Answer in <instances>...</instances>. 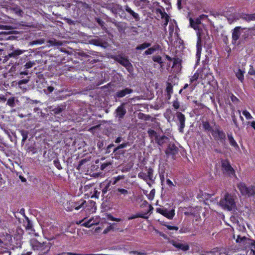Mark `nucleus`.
Instances as JSON below:
<instances>
[{
    "instance_id": "37",
    "label": "nucleus",
    "mask_w": 255,
    "mask_h": 255,
    "mask_svg": "<svg viewBox=\"0 0 255 255\" xmlns=\"http://www.w3.org/2000/svg\"><path fill=\"white\" fill-rule=\"evenodd\" d=\"M119 16L121 18L125 19H128V18L127 17V14L126 13V11L124 10V9L123 8V7L122 6L121 8L120 9V12L118 13Z\"/></svg>"
},
{
    "instance_id": "49",
    "label": "nucleus",
    "mask_w": 255,
    "mask_h": 255,
    "mask_svg": "<svg viewBox=\"0 0 255 255\" xmlns=\"http://www.w3.org/2000/svg\"><path fill=\"white\" fill-rule=\"evenodd\" d=\"M110 185H111V183L109 182L105 186V187L102 189V193L103 195L106 194L108 192V191H109L110 190Z\"/></svg>"
},
{
    "instance_id": "41",
    "label": "nucleus",
    "mask_w": 255,
    "mask_h": 255,
    "mask_svg": "<svg viewBox=\"0 0 255 255\" xmlns=\"http://www.w3.org/2000/svg\"><path fill=\"white\" fill-rule=\"evenodd\" d=\"M115 25L117 27L119 32H122L125 30L124 23L122 22H117L115 24Z\"/></svg>"
},
{
    "instance_id": "62",
    "label": "nucleus",
    "mask_w": 255,
    "mask_h": 255,
    "mask_svg": "<svg viewBox=\"0 0 255 255\" xmlns=\"http://www.w3.org/2000/svg\"><path fill=\"white\" fill-rule=\"evenodd\" d=\"M28 82V80L22 79V80H19L18 82V84L19 85H21L22 84H26Z\"/></svg>"
},
{
    "instance_id": "44",
    "label": "nucleus",
    "mask_w": 255,
    "mask_h": 255,
    "mask_svg": "<svg viewBox=\"0 0 255 255\" xmlns=\"http://www.w3.org/2000/svg\"><path fill=\"white\" fill-rule=\"evenodd\" d=\"M230 98L232 102L235 104H237L240 102V100L232 93L231 94Z\"/></svg>"
},
{
    "instance_id": "8",
    "label": "nucleus",
    "mask_w": 255,
    "mask_h": 255,
    "mask_svg": "<svg viewBox=\"0 0 255 255\" xmlns=\"http://www.w3.org/2000/svg\"><path fill=\"white\" fill-rule=\"evenodd\" d=\"M201 15L200 17H198L196 18L195 20L192 19V18H190L189 21H190V25L191 27L194 28L195 30H197V32L199 30H202L203 31L204 34H203V38L205 37V34H207L208 35V31L205 29H203L202 28H199V25L201 23V18L203 16Z\"/></svg>"
},
{
    "instance_id": "5",
    "label": "nucleus",
    "mask_w": 255,
    "mask_h": 255,
    "mask_svg": "<svg viewBox=\"0 0 255 255\" xmlns=\"http://www.w3.org/2000/svg\"><path fill=\"white\" fill-rule=\"evenodd\" d=\"M221 165L224 173L227 174L230 177L236 176L235 171L228 159L222 160Z\"/></svg>"
},
{
    "instance_id": "13",
    "label": "nucleus",
    "mask_w": 255,
    "mask_h": 255,
    "mask_svg": "<svg viewBox=\"0 0 255 255\" xmlns=\"http://www.w3.org/2000/svg\"><path fill=\"white\" fill-rule=\"evenodd\" d=\"M133 93V90L129 88H125L122 90H118L115 94L114 97L116 99L123 98Z\"/></svg>"
},
{
    "instance_id": "40",
    "label": "nucleus",
    "mask_w": 255,
    "mask_h": 255,
    "mask_svg": "<svg viewBox=\"0 0 255 255\" xmlns=\"http://www.w3.org/2000/svg\"><path fill=\"white\" fill-rule=\"evenodd\" d=\"M6 104L10 107H14L15 106V98L14 97L9 98L7 101Z\"/></svg>"
},
{
    "instance_id": "12",
    "label": "nucleus",
    "mask_w": 255,
    "mask_h": 255,
    "mask_svg": "<svg viewBox=\"0 0 255 255\" xmlns=\"http://www.w3.org/2000/svg\"><path fill=\"white\" fill-rule=\"evenodd\" d=\"M125 11L127 13L128 20H130L131 19H134L135 21H138L140 20V17L138 14L135 12L133 10L131 9L128 5L125 6Z\"/></svg>"
},
{
    "instance_id": "2",
    "label": "nucleus",
    "mask_w": 255,
    "mask_h": 255,
    "mask_svg": "<svg viewBox=\"0 0 255 255\" xmlns=\"http://www.w3.org/2000/svg\"><path fill=\"white\" fill-rule=\"evenodd\" d=\"M237 187L243 196L251 197L255 194V188L253 186L248 187L245 183L240 182Z\"/></svg>"
},
{
    "instance_id": "51",
    "label": "nucleus",
    "mask_w": 255,
    "mask_h": 255,
    "mask_svg": "<svg viewBox=\"0 0 255 255\" xmlns=\"http://www.w3.org/2000/svg\"><path fill=\"white\" fill-rule=\"evenodd\" d=\"M13 10L15 14H16L17 15H21L22 13V10L18 7H16L13 8Z\"/></svg>"
},
{
    "instance_id": "10",
    "label": "nucleus",
    "mask_w": 255,
    "mask_h": 255,
    "mask_svg": "<svg viewBox=\"0 0 255 255\" xmlns=\"http://www.w3.org/2000/svg\"><path fill=\"white\" fill-rule=\"evenodd\" d=\"M177 121L179 122L178 130L180 132H183V129L185 126L186 118L185 115L180 112H177L175 114Z\"/></svg>"
},
{
    "instance_id": "45",
    "label": "nucleus",
    "mask_w": 255,
    "mask_h": 255,
    "mask_svg": "<svg viewBox=\"0 0 255 255\" xmlns=\"http://www.w3.org/2000/svg\"><path fill=\"white\" fill-rule=\"evenodd\" d=\"M53 163L55 166L58 169V170H61L62 169V167L61 165L60 162L58 159H56L54 160Z\"/></svg>"
},
{
    "instance_id": "16",
    "label": "nucleus",
    "mask_w": 255,
    "mask_h": 255,
    "mask_svg": "<svg viewBox=\"0 0 255 255\" xmlns=\"http://www.w3.org/2000/svg\"><path fill=\"white\" fill-rule=\"evenodd\" d=\"M157 5H158V7L155 8L154 12L158 16H159L160 15V17L161 19H164L168 14L165 12L164 7L160 5L158 2H157Z\"/></svg>"
},
{
    "instance_id": "63",
    "label": "nucleus",
    "mask_w": 255,
    "mask_h": 255,
    "mask_svg": "<svg viewBox=\"0 0 255 255\" xmlns=\"http://www.w3.org/2000/svg\"><path fill=\"white\" fill-rule=\"evenodd\" d=\"M154 189H152L151 191H150V193L149 194V196L148 197V199H150V200H152L153 198V196H154Z\"/></svg>"
},
{
    "instance_id": "61",
    "label": "nucleus",
    "mask_w": 255,
    "mask_h": 255,
    "mask_svg": "<svg viewBox=\"0 0 255 255\" xmlns=\"http://www.w3.org/2000/svg\"><path fill=\"white\" fill-rule=\"evenodd\" d=\"M166 184L170 188L174 186L173 182L169 179H167Z\"/></svg>"
},
{
    "instance_id": "7",
    "label": "nucleus",
    "mask_w": 255,
    "mask_h": 255,
    "mask_svg": "<svg viewBox=\"0 0 255 255\" xmlns=\"http://www.w3.org/2000/svg\"><path fill=\"white\" fill-rule=\"evenodd\" d=\"M179 149L174 143L170 142L167 146L165 153L167 157H171L173 159H175L176 155L178 153Z\"/></svg>"
},
{
    "instance_id": "1",
    "label": "nucleus",
    "mask_w": 255,
    "mask_h": 255,
    "mask_svg": "<svg viewBox=\"0 0 255 255\" xmlns=\"http://www.w3.org/2000/svg\"><path fill=\"white\" fill-rule=\"evenodd\" d=\"M220 205L224 209L231 211L235 206V202L233 197L229 193H226L224 198L220 200Z\"/></svg>"
},
{
    "instance_id": "48",
    "label": "nucleus",
    "mask_w": 255,
    "mask_h": 255,
    "mask_svg": "<svg viewBox=\"0 0 255 255\" xmlns=\"http://www.w3.org/2000/svg\"><path fill=\"white\" fill-rule=\"evenodd\" d=\"M172 60H173V67H176L177 65H181V60L178 58H174Z\"/></svg>"
},
{
    "instance_id": "15",
    "label": "nucleus",
    "mask_w": 255,
    "mask_h": 255,
    "mask_svg": "<svg viewBox=\"0 0 255 255\" xmlns=\"http://www.w3.org/2000/svg\"><path fill=\"white\" fill-rule=\"evenodd\" d=\"M125 104L123 103L116 110V117L120 119H123L126 115L127 111L125 108Z\"/></svg>"
},
{
    "instance_id": "28",
    "label": "nucleus",
    "mask_w": 255,
    "mask_h": 255,
    "mask_svg": "<svg viewBox=\"0 0 255 255\" xmlns=\"http://www.w3.org/2000/svg\"><path fill=\"white\" fill-rule=\"evenodd\" d=\"M166 92H167L168 99H170L171 95L173 92V86L170 83L168 82L166 88Z\"/></svg>"
},
{
    "instance_id": "38",
    "label": "nucleus",
    "mask_w": 255,
    "mask_h": 255,
    "mask_svg": "<svg viewBox=\"0 0 255 255\" xmlns=\"http://www.w3.org/2000/svg\"><path fill=\"white\" fill-rule=\"evenodd\" d=\"M137 218H141L143 219H146L147 217H146L144 214H136L135 215H133L131 216H130L128 218V220H132Z\"/></svg>"
},
{
    "instance_id": "21",
    "label": "nucleus",
    "mask_w": 255,
    "mask_h": 255,
    "mask_svg": "<svg viewBox=\"0 0 255 255\" xmlns=\"http://www.w3.org/2000/svg\"><path fill=\"white\" fill-rule=\"evenodd\" d=\"M31 245L33 250H42L44 246V243H41L34 240L31 242Z\"/></svg>"
},
{
    "instance_id": "54",
    "label": "nucleus",
    "mask_w": 255,
    "mask_h": 255,
    "mask_svg": "<svg viewBox=\"0 0 255 255\" xmlns=\"http://www.w3.org/2000/svg\"><path fill=\"white\" fill-rule=\"evenodd\" d=\"M111 165V162H104L101 165V169L102 170H104L105 169H106V168Z\"/></svg>"
},
{
    "instance_id": "22",
    "label": "nucleus",
    "mask_w": 255,
    "mask_h": 255,
    "mask_svg": "<svg viewBox=\"0 0 255 255\" xmlns=\"http://www.w3.org/2000/svg\"><path fill=\"white\" fill-rule=\"evenodd\" d=\"M146 177H147L146 183L149 185V186H150L151 184L149 182H148V180H149L150 181H151L152 183H153L154 181V178H153V169L152 168L149 167L147 169Z\"/></svg>"
},
{
    "instance_id": "42",
    "label": "nucleus",
    "mask_w": 255,
    "mask_h": 255,
    "mask_svg": "<svg viewBox=\"0 0 255 255\" xmlns=\"http://www.w3.org/2000/svg\"><path fill=\"white\" fill-rule=\"evenodd\" d=\"M115 223H113L111 224L110 226L107 227L103 231V234H107L108 232H109L111 230H114V226L115 225Z\"/></svg>"
},
{
    "instance_id": "47",
    "label": "nucleus",
    "mask_w": 255,
    "mask_h": 255,
    "mask_svg": "<svg viewBox=\"0 0 255 255\" xmlns=\"http://www.w3.org/2000/svg\"><path fill=\"white\" fill-rule=\"evenodd\" d=\"M138 177L140 179L143 180L145 182H147L146 174L145 173H144L143 172H140L138 174Z\"/></svg>"
},
{
    "instance_id": "32",
    "label": "nucleus",
    "mask_w": 255,
    "mask_h": 255,
    "mask_svg": "<svg viewBox=\"0 0 255 255\" xmlns=\"http://www.w3.org/2000/svg\"><path fill=\"white\" fill-rule=\"evenodd\" d=\"M128 145H129V142L127 141L123 142L115 147L114 149L113 152H116L120 149L126 148Z\"/></svg>"
},
{
    "instance_id": "23",
    "label": "nucleus",
    "mask_w": 255,
    "mask_h": 255,
    "mask_svg": "<svg viewBox=\"0 0 255 255\" xmlns=\"http://www.w3.org/2000/svg\"><path fill=\"white\" fill-rule=\"evenodd\" d=\"M245 73V70L240 68H239L237 71L235 73L236 76L241 83L244 82Z\"/></svg>"
},
{
    "instance_id": "6",
    "label": "nucleus",
    "mask_w": 255,
    "mask_h": 255,
    "mask_svg": "<svg viewBox=\"0 0 255 255\" xmlns=\"http://www.w3.org/2000/svg\"><path fill=\"white\" fill-rule=\"evenodd\" d=\"M203 31L199 30L197 32V41L196 43V56L198 60H200L201 54L202 50L203 43L202 39L203 38Z\"/></svg>"
},
{
    "instance_id": "39",
    "label": "nucleus",
    "mask_w": 255,
    "mask_h": 255,
    "mask_svg": "<svg viewBox=\"0 0 255 255\" xmlns=\"http://www.w3.org/2000/svg\"><path fill=\"white\" fill-rule=\"evenodd\" d=\"M154 62H157L159 64H162L163 61L162 57L159 55L153 56L152 58Z\"/></svg>"
},
{
    "instance_id": "53",
    "label": "nucleus",
    "mask_w": 255,
    "mask_h": 255,
    "mask_svg": "<svg viewBox=\"0 0 255 255\" xmlns=\"http://www.w3.org/2000/svg\"><path fill=\"white\" fill-rule=\"evenodd\" d=\"M172 106L176 110L178 109L179 108L180 103L178 102L177 99L173 101Z\"/></svg>"
},
{
    "instance_id": "17",
    "label": "nucleus",
    "mask_w": 255,
    "mask_h": 255,
    "mask_svg": "<svg viewBox=\"0 0 255 255\" xmlns=\"http://www.w3.org/2000/svg\"><path fill=\"white\" fill-rule=\"evenodd\" d=\"M241 27L237 26L233 30L232 34L233 43H236L237 41L239 39L241 35Z\"/></svg>"
},
{
    "instance_id": "3",
    "label": "nucleus",
    "mask_w": 255,
    "mask_h": 255,
    "mask_svg": "<svg viewBox=\"0 0 255 255\" xmlns=\"http://www.w3.org/2000/svg\"><path fill=\"white\" fill-rule=\"evenodd\" d=\"M113 58L116 61L126 67L129 72L133 71V66L128 58L123 57L121 55H118L114 56Z\"/></svg>"
},
{
    "instance_id": "35",
    "label": "nucleus",
    "mask_w": 255,
    "mask_h": 255,
    "mask_svg": "<svg viewBox=\"0 0 255 255\" xmlns=\"http://www.w3.org/2000/svg\"><path fill=\"white\" fill-rule=\"evenodd\" d=\"M124 176L123 175H118L116 177H114L112 178V180L110 181L111 183H112L113 185H115L120 180L123 179Z\"/></svg>"
},
{
    "instance_id": "64",
    "label": "nucleus",
    "mask_w": 255,
    "mask_h": 255,
    "mask_svg": "<svg viewBox=\"0 0 255 255\" xmlns=\"http://www.w3.org/2000/svg\"><path fill=\"white\" fill-rule=\"evenodd\" d=\"M97 22L98 23V24L101 26V27H103L104 26V24H105V22L104 21H103L102 20H101V19L100 18H98L97 19Z\"/></svg>"
},
{
    "instance_id": "52",
    "label": "nucleus",
    "mask_w": 255,
    "mask_h": 255,
    "mask_svg": "<svg viewBox=\"0 0 255 255\" xmlns=\"http://www.w3.org/2000/svg\"><path fill=\"white\" fill-rule=\"evenodd\" d=\"M34 64L35 63L34 62L29 61L25 63L24 66L26 69H29L31 68Z\"/></svg>"
},
{
    "instance_id": "11",
    "label": "nucleus",
    "mask_w": 255,
    "mask_h": 255,
    "mask_svg": "<svg viewBox=\"0 0 255 255\" xmlns=\"http://www.w3.org/2000/svg\"><path fill=\"white\" fill-rule=\"evenodd\" d=\"M86 203V201L84 199H80L77 202L69 203L71 205L70 207H67L66 210L67 211H72L73 209L78 210L82 207H84V205Z\"/></svg>"
},
{
    "instance_id": "36",
    "label": "nucleus",
    "mask_w": 255,
    "mask_h": 255,
    "mask_svg": "<svg viewBox=\"0 0 255 255\" xmlns=\"http://www.w3.org/2000/svg\"><path fill=\"white\" fill-rule=\"evenodd\" d=\"M116 191L119 193H117V195L118 196L121 195H124V196H126L129 193L127 189L123 188H118Z\"/></svg>"
},
{
    "instance_id": "20",
    "label": "nucleus",
    "mask_w": 255,
    "mask_h": 255,
    "mask_svg": "<svg viewBox=\"0 0 255 255\" xmlns=\"http://www.w3.org/2000/svg\"><path fill=\"white\" fill-rule=\"evenodd\" d=\"M169 140V138L168 137L165 135H158V137L155 139V142L159 145L160 146H162L164 144L167 143Z\"/></svg>"
},
{
    "instance_id": "55",
    "label": "nucleus",
    "mask_w": 255,
    "mask_h": 255,
    "mask_svg": "<svg viewBox=\"0 0 255 255\" xmlns=\"http://www.w3.org/2000/svg\"><path fill=\"white\" fill-rule=\"evenodd\" d=\"M154 52L153 49L151 47L148 48L147 50H146L144 52V55H151Z\"/></svg>"
},
{
    "instance_id": "24",
    "label": "nucleus",
    "mask_w": 255,
    "mask_h": 255,
    "mask_svg": "<svg viewBox=\"0 0 255 255\" xmlns=\"http://www.w3.org/2000/svg\"><path fill=\"white\" fill-rule=\"evenodd\" d=\"M228 138L230 143V144L235 147V148H239V146L236 141V140L234 139V138L233 136V134L232 133L228 134Z\"/></svg>"
},
{
    "instance_id": "43",
    "label": "nucleus",
    "mask_w": 255,
    "mask_h": 255,
    "mask_svg": "<svg viewBox=\"0 0 255 255\" xmlns=\"http://www.w3.org/2000/svg\"><path fill=\"white\" fill-rule=\"evenodd\" d=\"M243 114L247 120H251L253 118L250 112L246 110L243 111Z\"/></svg>"
},
{
    "instance_id": "19",
    "label": "nucleus",
    "mask_w": 255,
    "mask_h": 255,
    "mask_svg": "<svg viewBox=\"0 0 255 255\" xmlns=\"http://www.w3.org/2000/svg\"><path fill=\"white\" fill-rule=\"evenodd\" d=\"M173 246L179 250L187 251L189 250V246L186 244H183L181 242H174Z\"/></svg>"
},
{
    "instance_id": "18",
    "label": "nucleus",
    "mask_w": 255,
    "mask_h": 255,
    "mask_svg": "<svg viewBox=\"0 0 255 255\" xmlns=\"http://www.w3.org/2000/svg\"><path fill=\"white\" fill-rule=\"evenodd\" d=\"M240 18L247 22L255 20V12L252 14L241 13L240 14Z\"/></svg>"
},
{
    "instance_id": "57",
    "label": "nucleus",
    "mask_w": 255,
    "mask_h": 255,
    "mask_svg": "<svg viewBox=\"0 0 255 255\" xmlns=\"http://www.w3.org/2000/svg\"><path fill=\"white\" fill-rule=\"evenodd\" d=\"M231 116H232V118L233 122L234 124L237 127L238 126V124L237 120L236 118L235 113H232Z\"/></svg>"
},
{
    "instance_id": "59",
    "label": "nucleus",
    "mask_w": 255,
    "mask_h": 255,
    "mask_svg": "<svg viewBox=\"0 0 255 255\" xmlns=\"http://www.w3.org/2000/svg\"><path fill=\"white\" fill-rule=\"evenodd\" d=\"M27 224L26 225V228L27 229H30L32 227V224L31 221L29 220L28 218H26Z\"/></svg>"
},
{
    "instance_id": "25",
    "label": "nucleus",
    "mask_w": 255,
    "mask_h": 255,
    "mask_svg": "<svg viewBox=\"0 0 255 255\" xmlns=\"http://www.w3.org/2000/svg\"><path fill=\"white\" fill-rule=\"evenodd\" d=\"M201 72L198 69L196 70L194 75L190 79V83L191 84L194 82L197 81L198 79L200 78H202V76L200 75Z\"/></svg>"
},
{
    "instance_id": "58",
    "label": "nucleus",
    "mask_w": 255,
    "mask_h": 255,
    "mask_svg": "<svg viewBox=\"0 0 255 255\" xmlns=\"http://www.w3.org/2000/svg\"><path fill=\"white\" fill-rule=\"evenodd\" d=\"M165 226H166L167 227V228L168 229V230H178V228L177 227H176V226H171V225H164Z\"/></svg>"
},
{
    "instance_id": "29",
    "label": "nucleus",
    "mask_w": 255,
    "mask_h": 255,
    "mask_svg": "<svg viewBox=\"0 0 255 255\" xmlns=\"http://www.w3.org/2000/svg\"><path fill=\"white\" fill-rule=\"evenodd\" d=\"M151 46V43L149 42H144L141 44L138 45L135 48V50H144L147 48Z\"/></svg>"
},
{
    "instance_id": "56",
    "label": "nucleus",
    "mask_w": 255,
    "mask_h": 255,
    "mask_svg": "<svg viewBox=\"0 0 255 255\" xmlns=\"http://www.w3.org/2000/svg\"><path fill=\"white\" fill-rule=\"evenodd\" d=\"M91 220H89L87 222H84L82 224V225L84 227H87V228H90L92 225V224L91 223Z\"/></svg>"
},
{
    "instance_id": "50",
    "label": "nucleus",
    "mask_w": 255,
    "mask_h": 255,
    "mask_svg": "<svg viewBox=\"0 0 255 255\" xmlns=\"http://www.w3.org/2000/svg\"><path fill=\"white\" fill-rule=\"evenodd\" d=\"M130 254H133V255H147V253L143 251V252H138L136 251H133L130 252Z\"/></svg>"
},
{
    "instance_id": "30",
    "label": "nucleus",
    "mask_w": 255,
    "mask_h": 255,
    "mask_svg": "<svg viewBox=\"0 0 255 255\" xmlns=\"http://www.w3.org/2000/svg\"><path fill=\"white\" fill-rule=\"evenodd\" d=\"M22 138L21 140V143L23 144L28 137V131L24 129H21L19 130Z\"/></svg>"
},
{
    "instance_id": "4",
    "label": "nucleus",
    "mask_w": 255,
    "mask_h": 255,
    "mask_svg": "<svg viewBox=\"0 0 255 255\" xmlns=\"http://www.w3.org/2000/svg\"><path fill=\"white\" fill-rule=\"evenodd\" d=\"M212 135L215 140L219 141L224 145L226 144V135L223 130L219 128H216L215 130H213Z\"/></svg>"
},
{
    "instance_id": "34",
    "label": "nucleus",
    "mask_w": 255,
    "mask_h": 255,
    "mask_svg": "<svg viewBox=\"0 0 255 255\" xmlns=\"http://www.w3.org/2000/svg\"><path fill=\"white\" fill-rule=\"evenodd\" d=\"M122 6L120 4H116L114 5L111 8V11L115 14H118L120 12V9Z\"/></svg>"
},
{
    "instance_id": "60",
    "label": "nucleus",
    "mask_w": 255,
    "mask_h": 255,
    "mask_svg": "<svg viewBox=\"0 0 255 255\" xmlns=\"http://www.w3.org/2000/svg\"><path fill=\"white\" fill-rule=\"evenodd\" d=\"M152 48L153 49L154 51H158V50H161V46L158 44H154L152 47Z\"/></svg>"
},
{
    "instance_id": "14",
    "label": "nucleus",
    "mask_w": 255,
    "mask_h": 255,
    "mask_svg": "<svg viewBox=\"0 0 255 255\" xmlns=\"http://www.w3.org/2000/svg\"><path fill=\"white\" fill-rule=\"evenodd\" d=\"M25 50L19 49H15L4 56V60L7 61L10 58L17 59L18 57L23 54Z\"/></svg>"
},
{
    "instance_id": "9",
    "label": "nucleus",
    "mask_w": 255,
    "mask_h": 255,
    "mask_svg": "<svg viewBox=\"0 0 255 255\" xmlns=\"http://www.w3.org/2000/svg\"><path fill=\"white\" fill-rule=\"evenodd\" d=\"M156 211L157 213L160 214L161 215L166 217L168 219H172L175 215L174 210L172 209L168 211L167 208H156Z\"/></svg>"
},
{
    "instance_id": "26",
    "label": "nucleus",
    "mask_w": 255,
    "mask_h": 255,
    "mask_svg": "<svg viewBox=\"0 0 255 255\" xmlns=\"http://www.w3.org/2000/svg\"><path fill=\"white\" fill-rule=\"evenodd\" d=\"M202 127L205 131H211L212 133L213 130H215L208 121H202Z\"/></svg>"
},
{
    "instance_id": "46",
    "label": "nucleus",
    "mask_w": 255,
    "mask_h": 255,
    "mask_svg": "<svg viewBox=\"0 0 255 255\" xmlns=\"http://www.w3.org/2000/svg\"><path fill=\"white\" fill-rule=\"evenodd\" d=\"M92 41L93 44L96 46H103L102 40L99 39H93Z\"/></svg>"
},
{
    "instance_id": "33",
    "label": "nucleus",
    "mask_w": 255,
    "mask_h": 255,
    "mask_svg": "<svg viewBox=\"0 0 255 255\" xmlns=\"http://www.w3.org/2000/svg\"><path fill=\"white\" fill-rule=\"evenodd\" d=\"M147 133L148 134V136L150 138H154L155 140L156 138L158 137V135L157 132L153 129H149L147 131Z\"/></svg>"
},
{
    "instance_id": "31",
    "label": "nucleus",
    "mask_w": 255,
    "mask_h": 255,
    "mask_svg": "<svg viewBox=\"0 0 255 255\" xmlns=\"http://www.w3.org/2000/svg\"><path fill=\"white\" fill-rule=\"evenodd\" d=\"M56 85V83L55 82H52L50 86H48L46 89H44V92L46 94L51 93L54 90V86Z\"/></svg>"
},
{
    "instance_id": "27",
    "label": "nucleus",
    "mask_w": 255,
    "mask_h": 255,
    "mask_svg": "<svg viewBox=\"0 0 255 255\" xmlns=\"http://www.w3.org/2000/svg\"><path fill=\"white\" fill-rule=\"evenodd\" d=\"M48 43L50 45L60 46L63 44V42L61 41L57 40L55 39H50L48 41Z\"/></svg>"
}]
</instances>
